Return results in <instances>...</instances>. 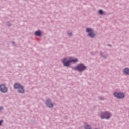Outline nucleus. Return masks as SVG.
<instances>
[{
  "label": "nucleus",
  "mask_w": 129,
  "mask_h": 129,
  "mask_svg": "<svg viewBox=\"0 0 129 129\" xmlns=\"http://www.w3.org/2000/svg\"><path fill=\"white\" fill-rule=\"evenodd\" d=\"M67 59L64 58L62 60V63L64 66H69L70 65V63H72L73 62L74 63H76V62H77L78 60L76 58H71L70 57L69 58V60L67 61H66Z\"/></svg>",
  "instance_id": "obj_1"
},
{
  "label": "nucleus",
  "mask_w": 129,
  "mask_h": 129,
  "mask_svg": "<svg viewBox=\"0 0 129 129\" xmlns=\"http://www.w3.org/2000/svg\"><path fill=\"white\" fill-rule=\"evenodd\" d=\"M14 87L15 89H18V91L19 93H24V92H25L24 87L19 83L15 84Z\"/></svg>",
  "instance_id": "obj_2"
},
{
  "label": "nucleus",
  "mask_w": 129,
  "mask_h": 129,
  "mask_svg": "<svg viewBox=\"0 0 129 129\" xmlns=\"http://www.w3.org/2000/svg\"><path fill=\"white\" fill-rule=\"evenodd\" d=\"M101 118L102 119H103V118L108 119V118H110V114L108 112L102 113L101 114Z\"/></svg>",
  "instance_id": "obj_3"
},
{
  "label": "nucleus",
  "mask_w": 129,
  "mask_h": 129,
  "mask_svg": "<svg viewBox=\"0 0 129 129\" xmlns=\"http://www.w3.org/2000/svg\"><path fill=\"white\" fill-rule=\"evenodd\" d=\"M86 69V67H85V66H84L82 64L77 66L75 68V69H76L78 71H83V70H85Z\"/></svg>",
  "instance_id": "obj_4"
},
{
  "label": "nucleus",
  "mask_w": 129,
  "mask_h": 129,
  "mask_svg": "<svg viewBox=\"0 0 129 129\" xmlns=\"http://www.w3.org/2000/svg\"><path fill=\"white\" fill-rule=\"evenodd\" d=\"M86 32L89 33L88 36H89L90 38H93V37H95V34L93 33V30L91 29V28H87Z\"/></svg>",
  "instance_id": "obj_5"
},
{
  "label": "nucleus",
  "mask_w": 129,
  "mask_h": 129,
  "mask_svg": "<svg viewBox=\"0 0 129 129\" xmlns=\"http://www.w3.org/2000/svg\"><path fill=\"white\" fill-rule=\"evenodd\" d=\"M114 95L117 98H123L124 97V94L122 93H114Z\"/></svg>",
  "instance_id": "obj_6"
},
{
  "label": "nucleus",
  "mask_w": 129,
  "mask_h": 129,
  "mask_svg": "<svg viewBox=\"0 0 129 129\" xmlns=\"http://www.w3.org/2000/svg\"><path fill=\"white\" fill-rule=\"evenodd\" d=\"M0 91L2 92H7L8 89L5 86V85H0Z\"/></svg>",
  "instance_id": "obj_7"
},
{
  "label": "nucleus",
  "mask_w": 129,
  "mask_h": 129,
  "mask_svg": "<svg viewBox=\"0 0 129 129\" xmlns=\"http://www.w3.org/2000/svg\"><path fill=\"white\" fill-rule=\"evenodd\" d=\"M46 104L48 107H53V104L51 103L50 100H47L46 101Z\"/></svg>",
  "instance_id": "obj_8"
},
{
  "label": "nucleus",
  "mask_w": 129,
  "mask_h": 129,
  "mask_svg": "<svg viewBox=\"0 0 129 129\" xmlns=\"http://www.w3.org/2000/svg\"><path fill=\"white\" fill-rule=\"evenodd\" d=\"M123 72L125 74H129V69L128 68H126L125 69H124L123 70Z\"/></svg>",
  "instance_id": "obj_9"
},
{
  "label": "nucleus",
  "mask_w": 129,
  "mask_h": 129,
  "mask_svg": "<svg viewBox=\"0 0 129 129\" xmlns=\"http://www.w3.org/2000/svg\"><path fill=\"white\" fill-rule=\"evenodd\" d=\"M35 36H41V31H37L35 32Z\"/></svg>",
  "instance_id": "obj_10"
},
{
  "label": "nucleus",
  "mask_w": 129,
  "mask_h": 129,
  "mask_svg": "<svg viewBox=\"0 0 129 129\" xmlns=\"http://www.w3.org/2000/svg\"><path fill=\"white\" fill-rule=\"evenodd\" d=\"M103 13V12L102 11V10H99V13L100 15H101Z\"/></svg>",
  "instance_id": "obj_11"
},
{
  "label": "nucleus",
  "mask_w": 129,
  "mask_h": 129,
  "mask_svg": "<svg viewBox=\"0 0 129 129\" xmlns=\"http://www.w3.org/2000/svg\"><path fill=\"white\" fill-rule=\"evenodd\" d=\"M85 129H90V127L89 126H86L85 127Z\"/></svg>",
  "instance_id": "obj_12"
},
{
  "label": "nucleus",
  "mask_w": 129,
  "mask_h": 129,
  "mask_svg": "<svg viewBox=\"0 0 129 129\" xmlns=\"http://www.w3.org/2000/svg\"><path fill=\"white\" fill-rule=\"evenodd\" d=\"M2 123H3V120L0 121V125H2Z\"/></svg>",
  "instance_id": "obj_13"
},
{
  "label": "nucleus",
  "mask_w": 129,
  "mask_h": 129,
  "mask_svg": "<svg viewBox=\"0 0 129 129\" xmlns=\"http://www.w3.org/2000/svg\"><path fill=\"white\" fill-rule=\"evenodd\" d=\"M68 36H71V33H68Z\"/></svg>",
  "instance_id": "obj_14"
},
{
  "label": "nucleus",
  "mask_w": 129,
  "mask_h": 129,
  "mask_svg": "<svg viewBox=\"0 0 129 129\" xmlns=\"http://www.w3.org/2000/svg\"><path fill=\"white\" fill-rule=\"evenodd\" d=\"M3 109V107H0V111Z\"/></svg>",
  "instance_id": "obj_15"
}]
</instances>
